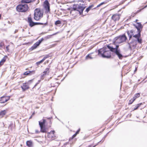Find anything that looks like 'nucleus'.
I'll list each match as a JSON object with an SVG mask.
<instances>
[{"instance_id":"nucleus-5","label":"nucleus","mask_w":147,"mask_h":147,"mask_svg":"<svg viewBox=\"0 0 147 147\" xmlns=\"http://www.w3.org/2000/svg\"><path fill=\"white\" fill-rule=\"evenodd\" d=\"M28 7L27 4H22L18 5L16 7L17 10L19 12H25L28 9Z\"/></svg>"},{"instance_id":"nucleus-25","label":"nucleus","mask_w":147,"mask_h":147,"mask_svg":"<svg viewBox=\"0 0 147 147\" xmlns=\"http://www.w3.org/2000/svg\"><path fill=\"white\" fill-rule=\"evenodd\" d=\"M5 58H3L1 60L0 62V65H3L5 61Z\"/></svg>"},{"instance_id":"nucleus-17","label":"nucleus","mask_w":147,"mask_h":147,"mask_svg":"<svg viewBox=\"0 0 147 147\" xmlns=\"http://www.w3.org/2000/svg\"><path fill=\"white\" fill-rule=\"evenodd\" d=\"M55 131H51L50 132L47 133V136L49 138H52L55 137Z\"/></svg>"},{"instance_id":"nucleus-29","label":"nucleus","mask_w":147,"mask_h":147,"mask_svg":"<svg viewBox=\"0 0 147 147\" xmlns=\"http://www.w3.org/2000/svg\"><path fill=\"white\" fill-rule=\"evenodd\" d=\"M140 96V94L139 93L136 94L135 95L134 97L137 98L139 97Z\"/></svg>"},{"instance_id":"nucleus-37","label":"nucleus","mask_w":147,"mask_h":147,"mask_svg":"<svg viewBox=\"0 0 147 147\" xmlns=\"http://www.w3.org/2000/svg\"><path fill=\"white\" fill-rule=\"evenodd\" d=\"M9 46H7L6 47V50L7 51H9Z\"/></svg>"},{"instance_id":"nucleus-24","label":"nucleus","mask_w":147,"mask_h":147,"mask_svg":"<svg viewBox=\"0 0 147 147\" xmlns=\"http://www.w3.org/2000/svg\"><path fill=\"white\" fill-rule=\"evenodd\" d=\"M41 131L43 133L46 132L47 131L45 127H40Z\"/></svg>"},{"instance_id":"nucleus-34","label":"nucleus","mask_w":147,"mask_h":147,"mask_svg":"<svg viewBox=\"0 0 147 147\" xmlns=\"http://www.w3.org/2000/svg\"><path fill=\"white\" fill-rule=\"evenodd\" d=\"M47 57H44L42 60L43 62L44 61Z\"/></svg>"},{"instance_id":"nucleus-2","label":"nucleus","mask_w":147,"mask_h":147,"mask_svg":"<svg viewBox=\"0 0 147 147\" xmlns=\"http://www.w3.org/2000/svg\"><path fill=\"white\" fill-rule=\"evenodd\" d=\"M98 55H101L103 57L109 58L111 57L110 52L107 48L100 49L98 50Z\"/></svg>"},{"instance_id":"nucleus-19","label":"nucleus","mask_w":147,"mask_h":147,"mask_svg":"<svg viewBox=\"0 0 147 147\" xmlns=\"http://www.w3.org/2000/svg\"><path fill=\"white\" fill-rule=\"evenodd\" d=\"M35 0H22V3H31L34 1Z\"/></svg>"},{"instance_id":"nucleus-3","label":"nucleus","mask_w":147,"mask_h":147,"mask_svg":"<svg viewBox=\"0 0 147 147\" xmlns=\"http://www.w3.org/2000/svg\"><path fill=\"white\" fill-rule=\"evenodd\" d=\"M43 13L40 9H36L34 11V19L37 21L39 20L42 17Z\"/></svg>"},{"instance_id":"nucleus-18","label":"nucleus","mask_w":147,"mask_h":147,"mask_svg":"<svg viewBox=\"0 0 147 147\" xmlns=\"http://www.w3.org/2000/svg\"><path fill=\"white\" fill-rule=\"evenodd\" d=\"M35 71H28L25 72L24 74L25 75H31L34 74Z\"/></svg>"},{"instance_id":"nucleus-10","label":"nucleus","mask_w":147,"mask_h":147,"mask_svg":"<svg viewBox=\"0 0 147 147\" xmlns=\"http://www.w3.org/2000/svg\"><path fill=\"white\" fill-rule=\"evenodd\" d=\"M10 96H3L0 98V103H4L8 100L10 98Z\"/></svg>"},{"instance_id":"nucleus-32","label":"nucleus","mask_w":147,"mask_h":147,"mask_svg":"<svg viewBox=\"0 0 147 147\" xmlns=\"http://www.w3.org/2000/svg\"><path fill=\"white\" fill-rule=\"evenodd\" d=\"M104 2H102V3H100V4L99 5H98L97 6V7H100V6L101 5H103V4H104Z\"/></svg>"},{"instance_id":"nucleus-28","label":"nucleus","mask_w":147,"mask_h":147,"mask_svg":"<svg viewBox=\"0 0 147 147\" xmlns=\"http://www.w3.org/2000/svg\"><path fill=\"white\" fill-rule=\"evenodd\" d=\"M61 24V22L59 20H57L55 22V25L59 24Z\"/></svg>"},{"instance_id":"nucleus-41","label":"nucleus","mask_w":147,"mask_h":147,"mask_svg":"<svg viewBox=\"0 0 147 147\" xmlns=\"http://www.w3.org/2000/svg\"><path fill=\"white\" fill-rule=\"evenodd\" d=\"M18 30H16L14 32V33L15 34L18 32Z\"/></svg>"},{"instance_id":"nucleus-43","label":"nucleus","mask_w":147,"mask_h":147,"mask_svg":"<svg viewBox=\"0 0 147 147\" xmlns=\"http://www.w3.org/2000/svg\"><path fill=\"white\" fill-rule=\"evenodd\" d=\"M2 44H1V45H0V46L1 47H2Z\"/></svg>"},{"instance_id":"nucleus-39","label":"nucleus","mask_w":147,"mask_h":147,"mask_svg":"<svg viewBox=\"0 0 147 147\" xmlns=\"http://www.w3.org/2000/svg\"><path fill=\"white\" fill-rule=\"evenodd\" d=\"M136 98H135L134 96L133 98L132 99V100L133 101H134L136 99Z\"/></svg>"},{"instance_id":"nucleus-35","label":"nucleus","mask_w":147,"mask_h":147,"mask_svg":"<svg viewBox=\"0 0 147 147\" xmlns=\"http://www.w3.org/2000/svg\"><path fill=\"white\" fill-rule=\"evenodd\" d=\"M142 9H140L138 10L135 13L136 14H137V13H139V12H140V11H141V10H142Z\"/></svg>"},{"instance_id":"nucleus-1","label":"nucleus","mask_w":147,"mask_h":147,"mask_svg":"<svg viewBox=\"0 0 147 147\" xmlns=\"http://www.w3.org/2000/svg\"><path fill=\"white\" fill-rule=\"evenodd\" d=\"M107 47L111 51L115 53L119 59H122L123 56L121 53L120 49H119V45H116L114 47L108 45Z\"/></svg>"},{"instance_id":"nucleus-9","label":"nucleus","mask_w":147,"mask_h":147,"mask_svg":"<svg viewBox=\"0 0 147 147\" xmlns=\"http://www.w3.org/2000/svg\"><path fill=\"white\" fill-rule=\"evenodd\" d=\"M43 38H42L40 40H39L38 41L35 43L30 48V49L31 50H33L36 49L38 46L41 42L43 40Z\"/></svg>"},{"instance_id":"nucleus-38","label":"nucleus","mask_w":147,"mask_h":147,"mask_svg":"<svg viewBox=\"0 0 147 147\" xmlns=\"http://www.w3.org/2000/svg\"><path fill=\"white\" fill-rule=\"evenodd\" d=\"M76 135L77 134H74L72 136V138H73L75 137Z\"/></svg>"},{"instance_id":"nucleus-20","label":"nucleus","mask_w":147,"mask_h":147,"mask_svg":"<svg viewBox=\"0 0 147 147\" xmlns=\"http://www.w3.org/2000/svg\"><path fill=\"white\" fill-rule=\"evenodd\" d=\"M46 120L44 119H43V121L42 122H40V121L39 122V125L40 127H43V125H44Z\"/></svg>"},{"instance_id":"nucleus-15","label":"nucleus","mask_w":147,"mask_h":147,"mask_svg":"<svg viewBox=\"0 0 147 147\" xmlns=\"http://www.w3.org/2000/svg\"><path fill=\"white\" fill-rule=\"evenodd\" d=\"M120 15L119 14H114L112 17V19L114 21L118 20L120 18Z\"/></svg>"},{"instance_id":"nucleus-33","label":"nucleus","mask_w":147,"mask_h":147,"mask_svg":"<svg viewBox=\"0 0 147 147\" xmlns=\"http://www.w3.org/2000/svg\"><path fill=\"white\" fill-rule=\"evenodd\" d=\"M133 102V101L132 100V99H131V100H130L129 103L130 104H131Z\"/></svg>"},{"instance_id":"nucleus-13","label":"nucleus","mask_w":147,"mask_h":147,"mask_svg":"<svg viewBox=\"0 0 147 147\" xmlns=\"http://www.w3.org/2000/svg\"><path fill=\"white\" fill-rule=\"evenodd\" d=\"M45 8L46 11L49 12L50 11V6L49 3L47 0L45 1Z\"/></svg>"},{"instance_id":"nucleus-11","label":"nucleus","mask_w":147,"mask_h":147,"mask_svg":"<svg viewBox=\"0 0 147 147\" xmlns=\"http://www.w3.org/2000/svg\"><path fill=\"white\" fill-rule=\"evenodd\" d=\"M84 9V8L83 7L81 4L78 5L77 6V8H74V10H77L80 13H82Z\"/></svg>"},{"instance_id":"nucleus-4","label":"nucleus","mask_w":147,"mask_h":147,"mask_svg":"<svg viewBox=\"0 0 147 147\" xmlns=\"http://www.w3.org/2000/svg\"><path fill=\"white\" fill-rule=\"evenodd\" d=\"M127 39V38L125 35H123L115 37L114 39L115 43L120 44L125 42Z\"/></svg>"},{"instance_id":"nucleus-36","label":"nucleus","mask_w":147,"mask_h":147,"mask_svg":"<svg viewBox=\"0 0 147 147\" xmlns=\"http://www.w3.org/2000/svg\"><path fill=\"white\" fill-rule=\"evenodd\" d=\"M80 129H79L75 133L77 135L79 133V132H80Z\"/></svg>"},{"instance_id":"nucleus-26","label":"nucleus","mask_w":147,"mask_h":147,"mask_svg":"<svg viewBox=\"0 0 147 147\" xmlns=\"http://www.w3.org/2000/svg\"><path fill=\"white\" fill-rule=\"evenodd\" d=\"M142 104V103L138 104L137 105V106L136 107H136V108H134V110H136V109H137L139 107H140V106Z\"/></svg>"},{"instance_id":"nucleus-30","label":"nucleus","mask_w":147,"mask_h":147,"mask_svg":"<svg viewBox=\"0 0 147 147\" xmlns=\"http://www.w3.org/2000/svg\"><path fill=\"white\" fill-rule=\"evenodd\" d=\"M92 7L91 6H89L86 9V11L87 12H88L90 10L91 8Z\"/></svg>"},{"instance_id":"nucleus-42","label":"nucleus","mask_w":147,"mask_h":147,"mask_svg":"<svg viewBox=\"0 0 147 147\" xmlns=\"http://www.w3.org/2000/svg\"><path fill=\"white\" fill-rule=\"evenodd\" d=\"M147 7V5H146L144 7V8H142V9H144V8H145L146 7Z\"/></svg>"},{"instance_id":"nucleus-27","label":"nucleus","mask_w":147,"mask_h":147,"mask_svg":"<svg viewBox=\"0 0 147 147\" xmlns=\"http://www.w3.org/2000/svg\"><path fill=\"white\" fill-rule=\"evenodd\" d=\"M142 104V103L138 104L137 105V106L136 107H136V108H134V110H136V109H137L139 107H140V106Z\"/></svg>"},{"instance_id":"nucleus-8","label":"nucleus","mask_w":147,"mask_h":147,"mask_svg":"<svg viewBox=\"0 0 147 147\" xmlns=\"http://www.w3.org/2000/svg\"><path fill=\"white\" fill-rule=\"evenodd\" d=\"M32 81V80H30L27 83L23 84V85L22 86H21V87L23 91H25V90L29 88V82H31Z\"/></svg>"},{"instance_id":"nucleus-31","label":"nucleus","mask_w":147,"mask_h":147,"mask_svg":"<svg viewBox=\"0 0 147 147\" xmlns=\"http://www.w3.org/2000/svg\"><path fill=\"white\" fill-rule=\"evenodd\" d=\"M43 62V61L42 60H41L40 61L37 62L36 63L37 65H39L40 64V63H42Z\"/></svg>"},{"instance_id":"nucleus-40","label":"nucleus","mask_w":147,"mask_h":147,"mask_svg":"<svg viewBox=\"0 0 147 147\" xmlns=\"http://www.w3.org/2000/svg\"><path fill=\"white\" fill-rule=\"evenodd\" d=\"M35 114V112H34L33 113H32V115H31V116L32 117V116L34 115ZM31 118V117H30V118Z\"/></svg>"},{"instance_id":"nucleus-12","label":"nucleus","mask_w":147,"mask_h":147,"mask_svg":"<svg viewBox=\"0 0 147 147\" xmlns=\"http://www.w3.org/2000/svg\"><path fill=\"white\" fill-rule=\"evenodd\" d=\"M136 28L137 29L138 32H141L142 28H143V26L141 24V23L140 22L137 23L136 25H134Z\"/></svg>"},{"instance_id":"nucleus-16","label":"nucleus","mask_w":147,"mask_h":147,"mask_svg":"<svg viewBox=\"0 0 147 147\" xmlns=\"http://www.w3.org/2000/svg\"><path fill=\"white\" fill-rule=\"evenodd\" d=\"M127 34L129 37V40H130L132 38V36L134 34V30H131L127 31Z\"/></svg>"},{"instance_id":"nucleus-46","label":"nucleus","mask_w":147,"mask_h":147,"mask_svg":"<svg viewBox=\"0 0 147 147\" xmlns=\"http://www.w3.org/2000/svg\"><path fill=\"white\" fill-rule=\"evenodd\" d=\"M137 20H136V21H137Z\"/></svg>"},{"instance_id":"nucleus-7","label":"nucleus","mask_w":147,"mask_h":147,"mask_svg":"<svg viewBox=\"0 0 147 147\" xmlns=\"http://www.w3.org/2000/svg\"><path fill=\"white\" fill-rule=\"evenodd\" d=\"M140 32H138L137 34L133 35V37L135 38L136 40H134V45H133L136 46L137 44V42L139 44H141L142 43V40L141 38H140Z\"/></svg>"},{"instance_id":"nucleus-23","label":"nucleus","mask_w":147,"mask_h":147,"mask_svg":"<svg viewBox=\"0 0 147 147\" xmlns=\"http://www.w3.org/2000/svg\"><path fill=\"white\" fill-rule=\"evenodd\" d=\"M26 144L29 147H30L32 145V142L31 141H28L26 142Z\"/></svg>"},{"instance_id":"nucleus-21","label":"nucleus","mask_w":147,"mask_h":147,"mask_svg":"<svg viewBox=\"0 0 147 147\" xmlns=\"http://www.w3.org/2000/svg\"><path fill=\"white\" fill-rule=\"evenodd\" d=\"M92 53H91L88 55L86 57V59H92L94 58V57H92Z\"/></svg>"},{"instance_id":"nucleus-22","label":"nucleus","mask_w":147,"mask_h":147,"mask_svg":"<svg viewBox=\"0 0 147 147\" xmlns=\"http://www.w3.org/2000/svg\"><path fill=\"white\" fill-rule=\"evenodd\" d=\"M6 113V110H4L1 111L0 113V116L1 117H3Z\"/></svg>"},{"instance_id":"nucleus-6","label":"nucleus","mask_w":147,"mask_h":147,"mask_svg":"<svg viewBox=\"0 0 147 147\" xmlns=\"http://www.w3.org/2000/svg\"><path fill=\"white\" fill-rule=\"evenodd\" d=\"M28 22L29 23L30 26L32 27L36 24L44 25H47V21L46 20H45V23H35L33 22L31 17H28Z\"/></svg>"},{"instance_id":"nucleus-14","label":"nucleus","mask_w":147,"mask_h":147,"mask_svg":"<svg viewBox=\"0 0 147 147\" xmlns=\"http://www.w3.org/2000/svg\"><path fill=\"white\" fill-rule=\"evenodd\" d=\"M49 72V68H47L41 74V79H43L44 77L46 76L47 74H48Z\"/></svg>"},{"instance_id":"nucleus-44","label":"nucleus","mask_w":147,"mask_h":147,"mask_svg":"<svg viewBox=\"0 0 147 147\" xmlns=\"http://www.w3.org/2000/svg\"><path fill=\"white\" fill-rule=\"evenodd\" d=\"M32 81L31 82H29V85L32 82Z\"/></svg>"},{"instance_id":"nucleus-45","label":"nucleus","mask_w":147,"mask_h":147,"mask_svg":"<svg viewBox=\"0 0 147 147\" xmlns=\"http://www.w3.org/2000/svg\"><path fill=\"white\" fill-rule=\"evenodd\" d=\"M36 133H38V131H36Z\"/></svg>"}]
</instances>
